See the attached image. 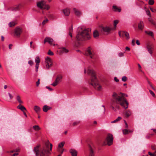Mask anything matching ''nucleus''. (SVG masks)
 I'll use <instances>...</instances> for the list:
<instances>
[{
    "label": "nucleus",
    "mask_w": 156,
    "mask_h": 156,
    "mask_svg": "<svg viewBox=\"0 0 156 156\" xmlns=\"http://www.w3.org/2000/svg\"><path fill=\"white\" fill-rule=\"evenodd\" d=\"M40 145L34 147L33 151L36 156H49L51 154L50 151H51L52 145L50 144L48 140L39 149Z\"/></svg>",
    "instance_id": "obj_1"
},
{
    "label": "nucleus",
    "mask_w": 156,
    "mask_h": 156,
    "mask_svg": "<svg viewBox=\"0 0 156 156\" xmlns=\"http://www.w3.org/2000/svg\"><path fill=\"white\" fill-rule=\"evenodd\" d=\"M118 104L120 105L125 109L128 107L129 103L124 97V94L114 92L112 95V105L113 106H116Z\"/></svg>",
    "instance_id": "obj_2"
},
{
    "label": "nucleus",
    "mask_w": 156,
    "mask_h": 156,
    "mask_svg": "<svg viewBox=\"0 0 156 156\" xmlns=\"http://www.w3.org/2000/svg\"><path fill=\"white\" fill-rule=\"evenodd\" d=\"M87 72L91 76L90 84L97 90H101V86L98 83L94 71L92 69H89L88 70Z\"/></svg>",
    "instance_id": "obj_3"
},
{
    "label": "nucleus",
    "mask_w": 156,
    "mask_h": 156,
    "mask_svg": "<svg viewBox=\"0 0 156 156\" xmlns=\"http://www.w3.org/2000/svg\"><path fill=\"white\" fill-rule=\"evenodd\" d=\"M90 29L88 28L84 30L81 32L78 33L76 36L77 40L82 41L89 39L90 37Z\"/></svg>",
    "instance_id": "obj_4"
},
{
    "label": "nucleus",
    "mask_w": 156,
    "mask_h": 156,
    "mask_svg": "<svg viewBox=\"0 0 156 156\" xmlns=\"http://www.w3.org/2000/svg\"><path fill=\"white\" fill-rule=\"evenodd\" d=\"M37 5L38 8L41 9H46L48 10L50 8V7L48 5L45 4V3L44 1H42L41 2H37Z\"/></svg>",
    "instance_id": "obj_5"
},
{
    "label": "nucleus",
    "mask_w": 156,
    "mask_h": 156,
    "mask_svg": "<svg viewBox=\"0 0 156 156\" xmlns=\"http://www.w3.org/2000/svg\"><path fill=\"white\" fill-rule=\"evenodd\" d=\"M45 68L49 69L52 66L53 62L51 59L48 57H47L45 58Z\"/></svg>",
    "instance_id": "obj_6"
},
{
    "label": "nucleus",
    "mask_w": 156,
    "mask_h": 156,
    "mask_svg": "<svg viewBox=\"0 0 156 156\" xmlns=\"http://www.w3.org/2000/svg\"><path fill=\"white\" fill-rule=\"evenodd\" d=\"M106 141L108 146L112 144L113 141V136L112 134H108L107 135Z\"/></svg>",
    "instance_id": "obj_7"
},
{
    "label": "nucleus",
    "mask_w": 156,
    "mask_h": 156,
    "mask_svg": "<svg viewBox=\"0 0 156 156\" xmlns=\"http://www.w3.org/2000/svg\"><path fill=\"white\" fill-rule=\"evenodd\" d=\"M119 34L121 37H123L125 36L127 40H129V33L125 31H120L119 32Z\"/></svg>",
    "instance_id": "obj_8"
},
{
    "label": "nucleus",
    "mask_w": 156,
    "mask_h": 156,
    "mask_svg": "<svg viewBox=\"0 0 156 156\" xmlns=\"http://www.w3.org/2000/svg\"><path fill=\"white\" fill-rule=\"evenodd\" d=\"M22 32V29L19 27H16L14 30L15 34L16 36L20 37Z\"/></svg>",
    "instance_id": "obj_9"
},
{
    "label": "nucleus",
    "mask_w": 156,
    "mask_h": 156,
    "mask_svg": "<svg viewBox=\"0 0 156 156\" xmlns=\"http://www.w3.org/2000/svg\"><path fill=\"white\" fill-rule=\"evenodd\" d=\"M91 47H89L85 52V55L89 56L90 58H93V54L91 51Z\"/></svg>",
    "instance_id": "obj_10"
},
{
    "label": "nucleus",
    "mask_w": 156,
    "mask_h": 156,
    "mask_svg": "<svg viewBox=\"0 0 156 156\" xmlns=\"http://www.w3.org/2000/svg\"><path fill=\"white\" fill-rule=\"evenodd\" d=\"M46 42H48L50 45L54 46L55 44L53 43V40L51 38L49 37H46L44 39V44Z\"/></svg>",
    "instance_id": "obj_11"
},
{
    "label": "nucleus",
    "mask_w": 156,
    "mask_h": 156,
    "mask_svg": "<svg viewBox=\"0 0 156 156\" xmlns=\"http://www.w3.org/2000/svg\"><path fill=\"white\" fill-rule=\"evenodd\" d=\"M40 62V61L39 57L38 56H36L35 59V62L36 63L35 65L36 71V72L38 71V69L39 68Z\"/></svg>",
    "instance_id": "obj_12"
},
{
    "label": "nucleus",
    "mask_w": 156,
    "mask_h": 156,
    "mask_svg": "<svg viewBox=\"0 0 156 156\" xmlns=\"http://www.w3.org/2000/svg\"><path fill=\"white\" fill-rule=\"evenodd\" d=\"M21 6V4L17 5L10 8V9L12 11H16L19 10Z\"/></svg>",
    "instance_id": "obj_13"
},
{
    "label": "nucleus",
    "mask_w": 156,
    "mask_h": 156,
    "mask_svg": "<svg viewBox=\"0 0 156 156\" xmlns=\"http://www.w3.org/2000/svg\"><path fill=\"white\" fill-rule=\"evenodd\" d=\"M111 30V29L110 28L107 26H106L102 27L101 31L102 33H104V32L108 33Z\"/></svg>",
    "instance_id": "obj_14"
},
{
    "label": "nucleus",
    "mask_w": 156,
    "mask_h": 156,
    "mask_svg": "<svg viewBox=\"0 0 156 156\" xmlns=\"http://www.w3.org/2000/svg\"><path fill=\"white\" fill-rule=\"evenodd\" d=\"M147 48L149 53L152 55L154 47L152 45L148 44L147 46Z\"/></svg>",
    "instance_id": "obj_15"
},
{
    "label": "nucleus",
    "mask_w": 156,
    "mask_h": 156,
    "mask_svg": "<svg viewBox=\"0 0 156 156\" xmlns=\"http://www.w3.org/2000/svg\"><path fill=\"white\" fill-rule=\"evenodd\" d=\"M69 152L72 156H77V151L75 149H71L69 150Z\"/></svg>",
    "instance_id": "obj_16"
},
{
    "label": "nucleus",
    "mask_w": 156,
    "mask_h": 156,
    "mask_svg": "<svg viewBox=\"0 0 156 156\" xmlns=\"http://www.w3.org/2000/svg\"><path fill=\"white\" fill-rule=\"evenodd\" d=\"M133 130H129L127 129H123L122 130V133L124 135H127L129 133H132Z\"/></svg>",
    "instance_id": "obj_17"
},
{
    "label": "nucleus",
    "mask_w": 156,
    "mask_h": 156,
    "mask_svg": "<svg viewBox=\"0 0 156 156\" xmlns=\"http://www.w3.org/2000/svg\"><path fill=\"white\" fill-rule=\"evenodd\" d=\"M132 114V112L130 110H126L124 114L125 116L126 117H128L130 116Z\"/></svg>",
    "instance_id": "obj_18"
},
{
    "label": "nucleus",
    "mask_w": 156,
    "mask_h": 156,
    "mask_svg": "<svg viewBox=\"0 0 156 156\" xmlns=\"http://www.w3.org/2000/svg\"><path fill=\"white\" fill-rule=\"evenodd\" d=\"M144 27V24L143 22L142 21H140L138 24V27L139 29L142 30Z\"/></svg>",
    "instance_id": "obj_19"
},
{
    "label": "nucleus",
    "mask_w": 156,
    "mask_h": 156,
    "mask_svg": "<svg viewBox=\"0 0 156 156\" xmlns=\"http://www.w3.org/2000/svg\"><path fill=\"white\" fill-rule=\"evenodd\" d=\"M17 108L20 109L22 111L24 112V111L26 110V108L20 104L17 107Z\"/></svg>",
    "instance_id": "obj_20"
},
{
    "label": "nucleus",
    "mask_w": 156,
    "mask_h": 156,
    "mask_svg": "<svg viewBox=\"0 0 156 156\" xmlns=\"http://www.w3.org/2000/svg\"><path fill=\"white\" fill-rule=\"evenodd\" d=\"M89 156H94V153L93 149L90 146H89Z\"/></svg>",
    "instance_id": "obj_21"
},
{
    "label": "nucleus",
    "mask_w": 156,
    "mask_h": 156,
    "mask_svg": "<svg viewBox=\"0 0 156 156\" xmlns=\"http://www.w3.org/2000/svg\"><path fill=\"white\" fill-rule=\"evenodd\" d=\"M63 13L66 16H68L69 14L70 11L69 9H66L63 10Z\"/></svg>",
    "instance_id": "obj_22"
},
{
    "label": "nucleus",
    "mask_w": 156,
    "mask_h": 156,
    "mask_svg": "<svg viewBox=\"0 0 156 156\" xmlns=\"http://www.w3.org/2000/svg\"><path fill=\"white\" fill-rule=\"evenodd\" d=\"M51 109V108L46 105L44 106L43 108V111L45 112H47L48 110H50Z\"/></svg>",
    "instance_id": "obj_23"
},
{
    "label": "nucleus",
    "mask_w": 156,
    "mask_h": 156,
    "mask_svg": "<svg viewBox=\"0 0 156 156\" xmlns=\"http://www.w3.org/2000/svg\"><path fill=\"white\" fill-rule=\"evenodd\" d=\"M113 9L114 11L119 12H121V10L120 8H118L115 5L113 6Z\"/></svg>",
    "instance_id": "obj_24"
},
{
    "label": "nucleus",
    "mask_w": 156,
    "mask_h": 156,
    "mask_svg": "<svg viewBox=\"0 0 156 156\" xmlns=\"http://www.w3.org/2000/svg\"><path fill=\"white\" fill-rule=\"evenodd\" d=\"M34 110L37 113H38L40 110V108L37 106H35L34 107Z\"/></svg>",
    "instance_id": "obj_25"
},
{
    "label": "nucleus",
    "mask_w": 156,
    "mask_h": 156,
    "mask_svg": "<svg viewBox=\"0 0 156 156\" xmlns=\"http://www.w3.org/2000/svg\"><path fill=\"white\" fill-rule=\"evenodd\" d=\"M73 10L75 14L77 16H79L81 13L80 11L76 9V8H74Z\"/></svg>",
    "instance_id": "obj_26"
},
{
    "label": "nucleus",
    "mask_w": 156,
    "mask_h": 156,
    "mask_svg": "<svg viewBox=\"0 0 156 156\" xmlns=\"http://www.w3.org/2000/svg\"><path fill=\"white\" fill-rule=\"evenodd\" d=\"M99 34L98 31L95 30L93 32V36L94 38H97L99 36Z\"/></svg>",
    "instance_id": "obj_27"
},
{
    "label": "nucleus",
    "mask_w": 156,
    "mask_h": 156,
    "mask_svg": "<svg viewBox=\"0 0 156 156\" xmlns=\"http://www.w3.org/2000/svg\"><path fill=\"white\" fill-rule=\"evenodd\" d=\"M146 34H147L151 36L152 37H153L154 36V34L151 31H145Z\"/></svg>",
    "instance_id": "obj_28"
},
{
    "label": "nucleus",
    "mask_w": 156,
    "mask_h": 156,
    "mask_svg": "<svg viewBox=\"0 0 156 156\" xmlns=\"http://www.w3.org/2000/svg\"><path fill=\"white\" fill-rule=\"evenodd\" d=\"M122 118L121 117L119 116L115 120L112 121L111 122L112 123H114L122 119Z\"/></svg>",
    "instance_id": "obj_29"
},
{
    "label": "nucleus",
    "mask_w": 156,
    "mask_h": 156,
    "mask_svg": "<svg viewBox=\"0 0 156 156\" xmlns=\"http://www.w3.org/2000/svg\"><path fill=\"white\" fill-rule=\"evenodd\" d=\"M62 78V76L61 75H59L58 76L56 79H55L56 80H57L58 82L60 83V82L61 81V79Z\"/></svg>",
    "instance_id": "obj_30"
},
{
    "label": "nucleus",
    "mask_w": 156,
    "mask_h": 156,
    "mask_svg": "<svg viewBox=\"0 0 156 156\" xmlns=\"http://www.w3.org/2000/svg\"><path fill=\"white\" fill-rule=\"evenodd\" d=\"M16 99L18 101L19 103L20 104L23 103V102L21 101L20 99V97L19 95H17L16 97Z\"/></svg>",
    "instance_id": "obj_31"
},
{
    "label": "nucleus",
    "mask_w": 156,
    "mask_h": 156,
    "mask_svg": "<svg viewBox=\"0 0 156 156\" xmlns=\"http://www.w3.org/2000/svg\"><path fill=\"white\" fill-rule=\"evenodd\" d=\"M73 26H72L70 28L69 30V35L71 37H72V33L73 32Z\"/></svg>",
    "instance_id": "obj_32"
},
{
    "label": "nucleus",
    "mask_w": 156,
    "mask_h": 156,
    "mask_svg": "<svg viewBox=\"0 0 156 156\" xmlns=\"http://www.w3.org/2000/svg\"><path fill=\"white\" fill-rule=\"evenodd\" d=\"M16 24V23L13 22H10L9 23V25L10 27H12Z\"/></svg>",
    "instance_id": "obj_33"
},
{
    "label": "nucleus",
    "mask_w": 156,
    "mask_h": 156,
    "mask_svg": "<svg viewBox=\"0 0 156 156\" xmlns=\"http://www.w3.org/2000/svg\"><path fill=\"white\" fill-rule=\"evenodd\" d=\"M33 128L35 130H38L40 129L39 126L37 125L33 126Z\"/></svg>",
    "instance_id": "obj_34"
},
{
    "label": "nucleus",
    "mask_w": 156,
    "mask_h": 156,
    "mask_svg": "<svg viewBox=\"0 0 156 156\" xmlns=\"http://www.w3.org/2000/svg\"><path fill=\"white\" fill-rule=\"evenodd\" d=\"M59 83V82H58L57 80H55V81L54 82L51 84V85H52L53 86L55 87L56 86L57 84Z\"/></svg>",
    "instance_id": "obj_35"
},
{
    "label": "nucleus",
    "mask_w": 156,
    "mask_h": 156,
    "mask_svg": "<svg viewBox=\"0 0 156 156\" xmlns=\"http://www.w3.org/2000/svg\"><path fill=\"white\" fill-rule=\"evenodd\" d=\"M65 142H62L59 143L58 145V148H62L63 147L64 145Z\"/></svg>",
    "instance_id": "obj_36"
},
{
    "label": "nucleus",
    "mask_w": 156,
    "mask_h": 156,
    "mask_svg": "<svg viewBox=\"0 0 156 156\" xmlns=\"http://www.w3.org/2000/svg\"><path fill=\"white\" fill-rule=\"evenodd\" d=\"M62 51L63 53H67L68 52V50L66 48H63L62 49Z\"/></svg>",
    "instance_id": "obj_37"
},
{
    "label": "nucleus",
    "mask_w": 156,
    "mask_h": 156,
    "mask_svg": "<svg viewBox=\"0 0 156 156\" xmlns=\"http://www.w3.org/2000/svg\"><path fill=\"white\" fill-rule=\"evenodd\" d=\"M148 153L151 156H156V151L153 153H151L150 152H148Z\"/></svg>",
    "instance_id": "obj_38"
},
{
    "label": "nucleus",
    "mask_w": 156,
    "mask_h": 156,
    "mask_svg": "<svg viewBox=\"0 0 156 156\" xmlns=\"http://www.w3.org/2000/svg\"><path fill=\"white\" fill-rule=\"evenodd\" d=\"M119 21L118 20H115L114 21V27L115 28V29L116 27V25L118 23Z\"/></svg>",
    "instance_id": "obj_39"
},
{
    "label": "nucleus",
    "mask_w": 156,
    "mask_h": 156,
    "mask_svg": "<svg viewBox=\"0 0 156 156\" xmlns=\"http://www.w3.org/2000/svg\"><path fill=\"white\" fill-rule=\"evenodd\" d=\"M154 3V0H149L148 1V4L149 5H152Z\"/></svg>",
    "instance_id": "obj_40"
},
{
    "label": "nucleus",
    "mask_w": 156,
    "mask_h": 156,
    "mask_svg": "<svg viewBox=\"0 0 156 156\" xmlns=\"http://www.w3.org/2000/svg\"><path fill=\"white\" fill-rule=\"evenodd\" d=\"M149 92L150 94L152 95L153 97H155V95L154 92H153L151 90H149Z\"/></svg>",
    "instance_id": "obj_41"
},
{
    "label": "nucleus",
    "mask_w": 156,
    "mask_h": 156,
    "mask_svg": "<svg viewBox=\"0 0 156 156\" xmlns=\"http://www.w3.org/2000/svg\"><path fill=\"white\" fill-rule=\"evenodd\" d=\"M48 20L47 19H46L45 20H44L42 23V24L43 25H44L45 23L48 22Z\"/></svg>",
    "instance_id": "obj_42"
},
{
    "label": "nucleus",
    "mask_w": 156,
    "mask_h": 156,
    "mask_svg": "<svg viewBox=\"0 0 156 156\" xmlns=\"http://www.w3.org/2000/svg\"><path fill=\"white\" fill-rule=\"evenodd\" d=\"M122 80L123 82L126 81L127 80V78L126 76H123L122 78Z\"/></svg>",
    "instance_id": "obj_43"
},
{
    "label": "nucleus",
    "mask_w": 156,
    "mask_h": 156,
    "mask_svg": "<svg viewBox=\"0 0 156 156\" xmlns=\"http://www.w3.org/2000/svg\"><path fill=\"white\" fill-rule=\"evenodd\" d=\"M80 123L79 122L77 121L74 122L73 124V126H75L78 124Z\"/></svg>",
    "instance_id": "obj_44"
},
{
    "label": "nucleus",
    "mask_w": 156,
    "mask_h": 156,
    "mask_svg": "<svg viewBox=\"0 0 156 156\" xmlns=\"http://www.w3.org/2000/svg\"><path fill=\"white\" fill-rule=\"evenodd\" d=\"M48 54L50 55H54L52 51H51L50 50L48 52Z\"/></svg>",
    "instance_id": "obj_45"
},
{
    "label": "nucleus",
    "mask_w": 156,
    "mask_h": 156,
    "mask_svg": "<svg viewBox=\"0 0 156 156\" xmlns=\"http://www.w3.org/2000/svg\"><path fill=\"white\" fill-rule=\"evenodd\" d=\"M146 13H147V14L150 16H151V13H150V11L148 10V9H147L146 10Z\"/></svg>",
    "instance_id": "obj_46"
},
{
    "label": "nucleus",
    "mask_w": 156,
    "mask_h": 156,
    "mask_svg": "<svg viewBox=\"0 0 156 156\" xmlns=\"http://www.w3.org/2000/svg\"><path fill=\"white\" fill-rule=\"evenodd\" d=\"M28 63L29 64L30 66H32L33 65L34 62L33 61L30 60L28 61Z\"/></svg>",
    "instance_id": "obj_47"
},
{
    "label": "nucleus",
    "mask_w": 156,
    "mask_h": 156,
    "mask_svg": "<svg viewBox=\"0 0 156 156\" xmlns=\"http://www.w3.org/2000/svg\"><path fill=\"white\" fill-rule=\"evenodd\" d=\"M49 17L51 19H55V16L53 15H51V14L49 16Z\"/></svg>",
    "instance_id": "obj_48"
},
{
    "label": "nucleus",
    "mask_w": 156,
    "mask_h": 156,
    "mask_svg": "<svg viewBox=\"0 0 156 156\" xmlns=\"http://www.w3.org/2000/svg\"><path fill=\"white\" fill-rule=\"evenodd\" d=\"M124 53H122L121 52L119 53L118 54L119 56L120 57H122L124 55Z\"/></svg>",
    "instance_id": "obj_49"
},
{
    "label": "nucleus",
    "mask_w": 156,
    "mask_h": 156,
    "mask_svg": "<svg viewBox=\"0 0 156 156\" xmlns=\"http://www.w3.org/2000/svg\"><path fill=\"white\" fill-rule=\"evenodd\" d=\"M150 9L152 12H156V9H153L152 8H150Z\"/></svg>",
    "instance_id": "obj_50"
},
{
    "label": "nucleus",
    "mask_w": 156,
    "mask_h": 156,
    "mask_svg": "<svg viewBox=\"0 0 156 156\" xmlns=\"http://www.w3.org/2000/svg\"><path fill=\"white\" fill-rule=\"evenodd\" d=\"M132 44L133 45H134L135 44V41L134 39L132 40Z\"/></svg>",
    "instance_id": "obj_51"
},
{
    "label": "nucleus",
    "mask_w": 156,
    "mask_h": 156,
    "mask_svg": "<svg viewBox=\"0 0 156 156\" xmlns=\"http://www.w3.org/2000/svg\"><path fill=\"white\" fill-rule=\"evenodd\" d=\"M114 80L116 82H118L119 81V79H118L116 77H115L114 78Z\"/></svg>",
    "instance_id": "obj_52"
},
{
    "label": "nucleus",
    "mask_w": 156,
    "mask_h": 156,
    "mask_svg": "<svg viewBox=\"0 0 156 156\" xmlns=\"http://www.w3.org/2000/svg\"><path fill=\"white\" fill-rule=\"evenodd\" d=\"M125 122L126 125L125 128H126V129H127L128 128V125L125 121Z\"/></svg>",
    "instance_id": "obj_53"
},
{
    "label": "nucleus",
    "mask_w": 156,
    "mask_h": 156,
    "mask_svg": "<svg viewBox=\"0 0 156 156\" xmlns=\"http://www.w3.org/2000/svg\"><path fill=\"white\" fill-rule=\"evenodd\" d=\"M8 94L9 96L10 99H12L13 98V96H12L10 93H8Z\"/></svg>",
    "instance_id": "obj_54"
},
{
    "label": "nucleus",
    "mask_w": 156,
    "mask_h": 156,
    "mask_svg": "<svg viewBox=\"0 0 156 156\" xmlns=\"http://www.w3.org/2000/svg\"><path fill=\"white\" fill-rule=\"evenodd\" d=\"M149 21L153 25H155V23L154 22V21L151 19Z\"/></svg>",
    "instance_id": "obj_55"
},
{
    "label": "nucleus",
    "mask_w": 156,
    "mask_h": 156,
    "mask_svg": "<svg viewBox=\"0 0 156 156\" xmlns=\"http://www.w3.org/2000/svg\"><path fill=\"white\" fill-rule=\"evenodd\" d=\"M58 151H60V152L61 154H62V153H63V152L64 150H63V149L62 150L60 151V150L58 148Z\"/></svg>",
    "instance_id": "obj_56"
},
{
    "label": "nucleus",
    "mask_w": 156,
    "mask_h": 156,
    "mask_svg": "<svg viewBox=\"0 0 156 156\" xmlns=\"http://www.w3.org/2000/svg\"><path fill=\"white\" fill-rule=\"evenodd\" d=\"M46 88L47 89H48L50 91H52L53 90L51 88H50L48 86H46Z\"/></svg>",
    "instance_id": "obj_57"
},
{
    "label": "nucleus",
    "mask_w": 156,
    "mask_h": 156,
    "mask_svg": "<svg viewBox=\"0 0 156 156\" xmlns=\"http://www.w3.org/2000/svg\"><path fill=\"white\" fill-rule=\"evenodd\" d=\"M147 81L148 83V84L150 86V87H152V86L151 82H150L148 80H147Z\"/></svg>",
    "instance_id": "obj_58"
},
{
    "label": "nucleus",
    "mask_w": 156,
    "mask_h": 156,
    "mask_svg": "<svg viewBox=\"0 0 156 156\" xmlns=\"http://www.w3.org/2000/svg\"><path fill=\"white\" fill-rule=\"evenodd\" d=\"M136 44L138 45H139L140 44V43L139 41L138 40H137L136 41Z\"/></svg>",
    "instance_id": "obj_59"
},
{
    "label": "nucleus",
    "mask_w": 156,
    "mask_h": 156,
    "mask_svg": "<svg viewBox=\"0 0 156 156\" xmlns=\"http://www.w3.org/2000/svg\"><path fill=\"white\" fill-rule=\"evenodd\" d=\"M150 136H151L150 135L148 134V135H147V136H146V138L148 139L150 137Z\"/></svg>",
    "instance_id": "obj_60"
},
{
    "label": "nucleus",
    "mask_w": 156,
    "mask_h": 156,
    "mask_svg": "<svg viewBox=\"0 0 156 156\" xmlns=\"http://www.w3.org/2000/svg\"><path fill=\"white\" fill-rule=\"evenodd\" d=\"M151 148L153 150H155L156 149L155 147L154 146L152 145L151 146Z\"/></svg>",
    "instance_id": "obj_61"
},
{
    "label": "nucleus",
    "mask_w": 156,
    "mask_h": 156,
    "mask_svg": "<svg viewBox=\"0 0 156 156\" xmlns=\"http://www.w3.org/2000/svg\"><path fill=\"white\" fill-rule=\"evenodd\" d=\"M12 46V44H10L9 45V48L10 49H11L12 48L11 47Z\"/></svg>",
    "instance_id": "obj_62"
},
{
    "label": "nucleus",
    "mask_w": 156,
    "mask_h": 156,
    "mask_svg": "<svg viewBox=\"0 0 156 156\" xmlns=\"http://www.w3.org/2000/svg\"><path fill=\"white\" fill-rule=\"evenodd\" d=\"M126 50L129 51L130 50V48L128 47H126Z\"/></svg>",
    "instance_id": "obj_63"
},
{
    "label": "nucleus",
    "mask_w": 156,
    "mask_h": 156,
    "mask_svg": "<svg viewBox=\"0 0 156 156\" xmlns=\"http://www.w3.org/2000/svg\"><path fill=\"white\" fill-rule=\"evenodd\" d=\"M18 154L17 153H14L11 156H17Z\"/></svg>",
    "instance_id": "obj_64"
}]
</instances>
